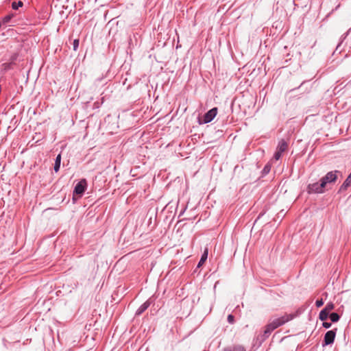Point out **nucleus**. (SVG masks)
Wrapping results in <instances>:
<instances>
[{"label": "nucleus", "instance_id": "1", "mask_svg": "<svg viewBox=\"0 0 351 351\" xmlns=\"http://www.w3.org/2000/svg\"><path fill=\"white\" fill-rule=\"evenodd\" d=\"M300 309H298L295 313H290V314H285V315L274 319L271 323V325H273L274 328L276 329L279 326L286 324L287 322L292 320L297 316H298L301 313Z\"/></svg>", "mask_w": 351, "mask_h": 351}, {"label": "nucleus", "instance_id": "2", "mask_svg": "<svg viewBox=\"0 0 351 351\" xmlns=\"http://www.w3.org/2000/svg\"><path fill=\"white\" fill-rule=\"evenodd\" d=\"M324 182H315L313 184H309L307 186V193L309 194L312 193H322L324 192Z\"/></svg>", "mask_w": 351, "mask_h": 351}, {"label": "nucleus", "instance_id": "3", "mask_svg": "<svg viewBox=\"0 0 351 351\" xmlns=\"http://www.w3.org/2000/svg\"><path fill=\"white\" fill-rule=\"evenodd\" d=\"M337 329L335 328L326 332L322 341V346L331 345L334 343Z\"/></svg>", "mask_w": 351, "mask_h": 351}, {"label": "nucleus", "instance_id": "4", "mask_svg": "<svg viewBox=\"0 0 351 351\" xmlns=\"http://www.w3.org/2000/svg\"><path fill=\"white\" fill-rule=\"evenodd\" d=\"M87 187V182L85 179L81 180L75 186L73 195L81 197L85 192Z\"/></svg>", "mask_w": 351, "mask_h": 351}, {"label": "nucleus", "instance_id": "5", "mask_svg": "<svg viewBox=\"0 0 351 351\" xmlns=\"http://www.w3.org/2000/svg\"><path fill=\"white\" fill-rule=\"evenodd\" d=\"M337 173H339V171H335L327 173L325 176L321 178L320 182H324L325 186L328 183L335 182L337 179Z\"/></svg>", "mask_w": 351, "mask_h": 351}, {"label": "nucleus", "instance_id": "6", "mask_svg": "<svg viewBox=\"0 0 351 351\" xmlns=\"http://www.w3.org/2000/svg\"><path fill=\"white\" fill-rule=\"evenodd\" d=\"M217 108L215 107L208 110L203 117V122L208 123L212 121L217 114Z\"/></svg>", "mask_w": 351, "mask_h": 351}, {"label": "nucleus", "instance_id": "7", "mask_svg": "<svg viewBox=\"0 0 351 351\" xmlns=\"http://www.w3.org/2000/svg\"><path fill=\"white\" fill-rule=\"evenodd\" d=\"M222 351H246V348L240 344H233L225 347Z\"/></svg>", "mask_w": 351, "mask_h": 351}, {"label": "nucleus", "instance_id": "8", "mask_svg": "<svg viewBox=\"0 0 351 351\" xmlns=\"http://www.w3.org/2000/svg\"><path fill=\"white\" fill-rule=\"evenodd\" d=\"M150 304H151L150 300H147L142 305L140 306V307L136 311L135 315L137 316L141 315L143 313H144L148 308V307L150 306Z\"/></svg>", "mask_w": 351, "mask_h": 351}, {"label": "nucleus", "instance_id": "9", "mask_svg": "<svg viewBox=\"0 0 351 351\" xmlns=\"http://www.w3.org/2000/svg\"><path fill=\"white\" fill-rule=\"evenodd\" d=\"M287 148L288 143H287V141L284 139H281L278 143L276 149L280 152L283 153L287 149Z\"/></svg>", "mask_w": 351, "mask_h": 351}, {"label": "nucleus", "instance_id": "10", "mask_svg": "<svg viewBox=\"0 0 351 351\" xmlns=\"http://www.w3.org/2000/svg\"><path fill=\"white\" fill-rule=\"evenodd\" d=\"M351 184V173L349 174L348 178L346 179V180L343 182L342 185L340 186L339 192H341L343 191H346L349 186Z\"/></svg>", "mask_w": 351, "mask_h": 351}, {"label": "nucleus", "instance_id": "11", "mask_svg": "<svg viewBox=\"0 0 351 351\" xmlns=\"http://www.w3.org/2000/svg\"><path fill=\"white\" fill-rule=\"evenodd\" d=\"M208 258V249H205L204 252H203L201 258L197 264V267H200L206 261Z\"/></svg>", "mask_w": 351, "mask_h": 351}, {"label": "nucleus", "instance_id": "12", "mask_svg": "<svg viewBox=\"0 0 351 351\" xmlns=\"http://www.w3.org/2000/svg\"><path fill=\"white\" fill-rule=\"evenodd\" d=\"M60 162H61V154H59L56 158L55 164H54V171L56 172H58L60 167Z\"/></svg>", "mask_w": 351, "mask_h": 351}, {"label": "nucleus", "instance_id": "13", "mask_svg": "<svg viewBox=\"0 0 351 351\" xmlns=\"http://www.w3.org/2000/svg\"><path fill=\"white\" fill-rule=\"evenodd\" d=\"M274 330L275 328H274L273 325H271V323L268 324L266 326V328L264 331L265 336L268 337L271 334V332Z\"/></svg>", "mask_w": 351, "mask_h": 351}, {"label": "nucleus", "instance_id": "14", "mask_svg": "<svg viewBox=\"0 0 351 351\" xmlns=\"http://www.w3.org/2000/svg\"><path fill=\"white\" fill-rule=\"evenodd\" d=\"M274 330L275 328H274L273 325H271V323L268 324L266 326V328L264 331L265 336L268 337L271 334V332Z\"/></svg>", "mask_w": 351, "mask_h": 351}, {"label": "nucleus", "instance_id": "15", "mask_svg": "<svg viewBox=\"0 0 351 351\" xmlns=\"http://www.w3.org/2000/svg\"><path fill=\"white\" fill-rule=\"evenodd\" d=\"M329 317V313L324 308L320 311L319 318L322 321H325Z\"/></svg>", "mask_w": 351, "mask_h": 351}, {"label": "nucleus", "instance_id": "16", "mask_svg": "<svg viewBox=\"0 0 351 351\" xmlns=\"http://www.w3.org/2000/svg\"><path fill=\"white\" fill-rule=\"evenodd\" d=\"M329 317L332 322H337L340 319L339 315L337 313H332L329 314Z\"/></svg>", "mask_w": 351, "mask_h": 351}, {"label": "nucleus", "instance_id": "17", "mask_svg": "<svg viewBox=\"0 0 351 351\" xmlns=\"http://www.w3.org/2000/svg\"><path fill=\"white\" fill-rule=\"evenodd\" d=\"M14 64L13 61H10V62H5L2 64L3 69L5 71H8L11 69H12Z\"/></svg>", "mask_w": 351, "mask_h": 351}, {"label": "nucleus", "instance_id": "18", "mask_svg": "<svg viewBox=\"0 0 351 351\" xmlns=\"http://www.w3.org/2000/svg\"><path fill=\"white\" fill-rule=\"evenodd\" d=\"M23 5V3L21 1H19L18 2H12V8L13 10H18L19 8L22 7Z\"/></svg>", "mask_w": 351, "mask_h": 351}, {"label": "nucleus", "instance_id": "19", "mask_svg": "<svg viewBox=\"0 0 351 351\" xmlns=\"http://www.w3.org/2000/svg\"><path fill=\"white\" fill-rule=\"evenodd\" d=\"M335 308V305L332 302H328L326 305V306L324 308L325 311L327 312H330V311L333 310Z\"/></svg>", "mask_w": 351, "mask_h": 351}, {"label": "nucleus", "instance_id": "20", "mask_svg": "<svg viewBox=\"0 0 351 351\" xmlns=\"http://www.w3.org/2000/svg\"><path fill=\"white\" fill-rule=\"evenodd\" d=\"M12 16H13V14H8V15H6V16H4V17H3V23H8V22L11 20V19H12Z\"/></svg>", "mask_w": 351, "mask_h": 351}, {"label": "nucleus", "instance_id": "21", "mask_svg": "<svg viewBox=\"0 0 351 351\" xmlns=\"http://www.w3.org/2000/svg\"><path fill=\"white\" fill-rule=\"evenodd\" d=\"M79 40L78 39H75L73 40V50L74 51H77V49H78V47H79Z\"/></svg>", "mask_w": 351, "mask_h": 351}, {"label": "nucleus", "instance_id": "22", "mask_svg": "<svg viewBox=\"0 0 351 351\" xmlns=\"http://www.w3.org/2000/svg\"><path fill=\"white\" fill-rule=\"evenodd\" d=\"M282 152H280L279 151H278V150L276 149V152H275V154H274V158L276 160H279V159L280 158V157H281V156H282Z\"/></svg>", "mask_w": 351, "mask_h": 351}, {"label": "nucleus", "instance_id": "23", "mask_svg": "<svg viewBox=\"0 0 351 351\" xmlns=\"http://www.w3.org/2000/svg\"><path fill=\"white\" fill-rule=\"evenodd\" d=\"M227 319L228 323L230 324H233L234 323V317L231 314L228 315Z\"/></svg>", "mask_w": 351, "mask_h": 351}, {"label": "nucleus", "instance_id": "24", "mask_svg": "<svg viewBox=\"0 0 351 351\" xmlns=\"http://www.w3.org/2000/svg\"><path fill=\"white\" fill-rule=\"evenodd\" d=\"M104 102V97L101 98V102L99 103V101H95L93 104V108H99L101 106V104Z\"/></svg>", "mask_w": 351, "mask_h": 351}, {"label": "nucleus", "instance_id": "25", "mask_svg": "<svg viewBox=\"0 0 351 351\" xmlns=\"http://www.w3.org/2000/svg\"><path fill=\"white\" fill-rule=\"evenodd\" d=\"M317 307H321L324 304V301L322 299L317 300L315 302Z\"/></svg>", "mask_w": 351, "mask_h": 351}, {"label": "nucleus", "instance_id": "26", "mask_svg": "<svg viewBox=\"0 0 351 351\" xmlns=\"http://www.w3.org/2000/svg\"><path fill=\"white\" fill-rule=\"evenodd\" d=\"M322 326L325 328H329L331 327L332 324L330 322H324L323 324H322Z\"/></svg>", "mask_w": 351, "mask_h": 351}, {"label": "nucleus", "instance_id": "27", "mask_svg": "<svg viewBox=\"0 0 351 351\" xmlns=\"http://www.w3.org/2000/svg\"><path fill=\"white\" fill-rule=\"evenodd\" d=\"M16 60V55H14V56H12L11 57V60H10V61H13V64H15V63H14V62H15V60Z\"/></svg>", "mask_w": 351, "mask_h": 351}, {"label": "nucleus", "instance_id": "28", "mask_svg": "<svg viewBox=\"0 0 351 351\" xmlns=\"http://www.w3.org/2000/svg\"><path fill=\"white\" fill-rule=\"evenodd\" d=\"M269 169H269V167H268L267 166H265V168H264V169H263V171H264L265 173H267V172H269Z\"/></svg>", "mask_w": 351, "mask_h": 351}]
</instances>
